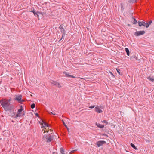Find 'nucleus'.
<instances>
[{
  "mask_svg": "<svg viewBox=\"0 0 154 154\" xmlns=\"http://www.w3.org/2000/svg\"><path fill=\"white\" fill-rule=\"evenodd\" d=\"M0 103L4 109V110L6 111L11 110L12 108H14V106L10 105V103H8L7 100L2 99L0 100Z\"/></svg>",
  "mask_w": 154,
  "mask_h": 154,
  "instance_id": "obj_1",
  "label": "nucleus"
},
{
  "mask_svg": "<svg viewBox=\"0 0 154 154\" xmlns=\"http://www.w3.org/2000/svg\"><path fill=\"white\" fill-rule=\"evenodd\" d=\"M42 139L46 143H49L53 139V136L50 134H47L43 136Z\"/></svg>",
  "mask_w": 154,
  "mask_h": 154,
  "instance_id": "obj_2",
  "label": "nucleus"
},
{
  "mask_svg": "<svg viewBox=\"0 0 154 154\" xmlns=\"http://www.w3.org/2000/svg\"><path fill=\"white\" fill-rule=\"evenodd\" d=\"M15 98L14 99V100L17 101L19 103H21L23 101V100H22V95L20 94L16 95L15 96Z\"/></svg>",
  "mask_w": 154,
  "mask_h": 154,
  "instance_id": "obj_3",
  "label": "nucleus"
},
{
  "mask_svg": "<svg viewBox=\"0 0 154 154\" xmlns=\"http://www.w3.org/2000/svg\"><path fill=\"white\" fill-rule=\"evenodd\" d=\"M50 82L53 85L55 86L58 88H61L62 86L57 81H55L53 80L50 81Z\"/></svg>",
  "mask_w": 154,
  "mask_h": 154,
  "instance_id": "obj_4",
  "label": "nucleus"
},
{
  "mask_svg": "<svg viewBox=\"0 0 154 154\" xmlns=\"http://www.w3.org/2000/svg\"><path fill=\"white\" fill-rule=\"evenodd\" d=\"M23 110V107L22 106H20V109H18L16 115V116L14 117V118H17L18 117H20V116L21 114V112Z\"/></svg>",
  "mask_w": 154,
  "mask_h": 154,
  "instance_id": "obj_5",
  "label": "nucleus"
},
{
  "mask_svg": "<svg viewBox=\"0 0 154 154\" xmlns=\"http://www.w3.org/2000/svg\"><path fill=\"white\" fill-rule=\"evenodd\" d=\"M145 31L144 30L139 31H136V32H134V35L136 36H138L143 35L145 34Z\"/></svg>",
  "mask_w": 154,
  "mask_h": 154,
  "instance_id": "obj_6",
  "label": "nucleus"
},
{
  "mask_svg": "<svg viewBox=\"0 0 154 154\" xmlns=\"http://www.w3.org/2000/svg\"><path fill=\"white\" fill-rule=\"evenodd\" d=\"M102 109L103 106H97L95 107L94 108L95 111L98 113H101L103 112L102 110L100 108Z\"/></svg>",
  "mask_w": 154,
  "mask_h": 154,
  "instance_id": "obj_7",
  "label": "nucleus"
},
{
  "mask_svg": "<svg viewBox=\"0 0 154 154\" xmlns=\"http://www.w3.org/2000/svg\"><path fill=\"white\" fill-rule=\"evenodd\" d=\"M106 142L105 141L100 140L96 143V145L98 147H100L103 144H106Z\"/></svg>",
  "mask_w": 154,
  "mask_h": 154,
  "instance_id": "obj_8",
  "label": "nucleus"
},
{
  "mask_svg": "<svg viewBox=\"0 0 154 154\" xmlns=\"http://www.w3.org/2000/svg\"><path fill=\"white\" fill-rule=\"evenodd\" d=\"M29 12L33 13L35 16L38 17L39 16V14H42V13L40 12L37 11V12H36L35 11L34 9L33 10L29 11Z\"/></svg>",
  "mask_w": 154,
  "mask_h": 154,
  "instance_id": "obj_9",
  "label": "nucleus"
},
{
  "mask_svg": "<svg viewBox=\"0 0 154 154\" xmlns=\"http://www.w3.org/2000/svg\"><path fill=\"white\" fill-rule=\"evenodd\" d=\"M14 108H12L11 110H7V111H8L9 112L8 113V114L9 116L11 117H14L15 115V112H14Z\"/></svg>",
  "mask_w": 154,
  "mask_h": 154,
  "instance_id": "obj_10",
  "label": "nucleus"
},
{
  "mask_svg": "<svg viewBox=\"0 0 154 154\" xmlns=\"http://www.w3.org/2000/svg\"><path fill=\"white\" fill-rule=\"evenodd\" d=\"M64 25L63 24L61 25L59 27V28L60 30V32L62 33L66 32V30L64 28Z\"/></svg>",
  "mask_w": 154,
  "mask_h": 154,
  "instance_id": "obj_11",
  "label": "nucleus"
},
{
  "mask_svg": "<svg viewBox=\"0 0 154 154\" xmlns=\"http://www.w3.org/2000/svg\"><path fill=\"white\" fill-rule=\"evenodd\" d=\"M137 23L138 24V26H139L141 27L142 26H145L146 23L144 22L138 21Z\"/></svg>",
  "mask_w": 154,
  "mask_h": 154,
  "instance_id": "obj_12",
  "label": "nucleus"
},
{
  "mask_svg": "<svg viewBox=\"0 0 154 154\" xmlns=\"http://www.w3.org/2000/svg\"><path fill=\"white\" fill-rule=\"evenodd\" d=\"M64 74H65V75L66 76L68 77H72V78H75V76H74L73 75H70L69 74V73H67L66 72H63Z\"/></svg>",
  "mask_w": 154,
  "mask_h": 154,
  "instance_id": "obj_13",
  "label": "nucleus"
},
{
  "mask_svg": "<svg viewBox=\"0 0 154 154\" xmlns=\"http://www.w3.org/2000/svg\"><path fill=\"white\" fill-rule=\"evenodd\" d=\"M95 125L98 127L100 128H103L104 127V125H101L100 124L98 123L97 122H96Z\"/></svg>",
  "mask_w": 154,
  "mask_h": 154,
  "instance_id": "obj_14",
  "label": "nucleus"
},
{
  "mask_svg": "<svg viewBox=\"0 0 154 154\" xmlns=\"http://www.w3.org/2000/svg\"><path fill=\"white\" fill-rule=\"evenodd\" d=\"M152 20H150L149 21V22L148 23H146L145 27L146 28L149 27L151 23H152Z\"/></svg>",
  "mask_w": 154,
  "mask_h": 154,
  "instance_id": "obj_15",
  "label": "nucleus"
},
{
  "mask_svg": "<svg viewBox=\"0 0 154 154\" xmlns=\"http://www.w3.org/2000/svg\"><path fill=\"white\" fill-rule=\"evenodd\" d=\"M135 59L136 60H137V61H139L140 60L139 59H138L137 56L136 55H133L130 58V59Z\"/></svg>",
  "mask_w": 154,
  "mask_h": 154,
  "instance_id": "obj_16",
  "label": "nucleus"
},
{
  "mask_svg": "<svg viewBox=\"0 0 154 154\" xmlns=\"http://www.w3.org/2000/svg\"><path fill=\"white\" fill-rule=\"evenodd\" d=\"M125 50L126 52L127 55L129 56L130 55V52L128 48H125Z\"/></svg>",
  "mask_w": 154,
  "mask_h": 154,
  "instance_id": "obj_17",
  "label": "nucleus"
},
{
  "mask_svg": "<svg viewBox=\"0 0 154 154\" xmlns=\"http://www.w3.org/2000/svg\"><path fill=\"white\" fill-rule=\"evenodd\" d=\"M130 145L134 149H135L136 150H138V149L136 147L135 145L133 143H131L130 144Z\"/></svg>",
  "mask_w": 154,
  "mask_h": 154,
  "instance_id": "obj_18",
  "label": "nucleus"
},
{
  "mask_svg": "<svg viewBox=\"0 0 154 154\" xmlns=\"http://www.w3.org/2000/svg\"><path fill=\"white\" fill-rule=\"evenodd\" d=\"M147 79L150 81H152L153 82H154V78L151 77L150 76H149L147 77Z\"/></svg>",
  "mask_w": 154,
  "mask_h": 154,
  "instance_id": "obj_19",
  "label": "nucleus"
},
{
  "mask_svg": "<svg viewBox=\"0 0 154 154\" xmlns=\"http://www.w3.org/2000/svg\"><path fill=\"white\" fill-rule=\"evenodd\" d=\"M65 151L61 147L60 149V152L62 154H65Z\"/></svg>",
  "mask_w": 154,
  "mask_h": 154,
  "instance_id": "obj_20",
  "label": "nucleus"
},
{
  "mask_svg": "<svg viewBox=\"0 0 154 154\" xmlns=\"http://www.w3.org/2000/svg\"><path fill=\"white\" fill-rule=\"evenodd\" d=\"M62 37L61 39L59 40V42L61 40H62L63 38L65 37V35H66V32L64 33H62Z\"/></svg>",
  "mask_w": 154,
  "mask_h": 154,
  "instance_id": "obj_21",
  "label": "nucleus"
},
{
  "mask_svg": "<svg viewBox=\"0 0 154 154\" xmlns=\"http://www.w3.org/2000/svg\"><path fill=\"white\" fill-rule=\"evenodd\" d=\"M43 124H44V125H42V128H44L45 127H49L48 125L46 124V123H44Z\"/></svg>",
  "mask_w": 154,
  "mask_h": 154,
  "instance_id": "obj_22",
  "label": "nucleus"
},
{
  "mask_svg": "<svg viewBox=\"0 0 154 154\" xmlns=\"http://www.w3.org/2000/svg\"><path fill=\"white\" fill-rule=\"evenodd\" d=\"M116 70H117V72L119 75H122V73H121L120 72V69H116Z\"/></svg>",
  "mask_w": 154,
  "mask_h": 154,
  "instance_id": "obj_23",
  "label": "nucleus"
},
{
  "mask_svg": "<svg viewBox=\"0 0 154 154\" xmlns=\"http://www.w3.org/2000/svg\"><path fill=\"white\" fill-rule=\"evenodd\" d=\"M35 103H33L31 105L30 107L32 109H33L35 108Z\"/></svg>",
  "mask_w": 154,
  "mask_h": 154,
  "instance_id": "obj_24",
  "label": "nucleus"
},
{
  "mask_svg": "<svg viewBox=\"0 0 154 154\" xmlns=\"http://www.w3.org/2000/svg\"><path fill=\"white\" fill-rule=\"evenodd\" d=\"M133 20H134V21H133V23L134 24H136L137 23V20H136V19H135L134 18H133Z\"/></svg>",
  "mask_w": 154,
  "mask_h": 154,
  "instance_id": "obj_25",
  "label": "nucleus"
},
{
  "mask_svg": "<svg viewBox=\"0 0 154 154\" xmlns=\"http://www.w3.org/2000/svg\"><path fill=\"white\" fill-rule=\"evenodd\" d=\"M101 122L103 123H105L106 125H108V122H107L106 120H104L103 121H102Z\"/></svg>",
  "mask_w": 154,
  "mask_h": 154,
  "instance_id": "obj_26",
  "label": "nucleus"
},
{
  "mask_svg": "<svg viewBox=\"0 0 154 154\" xmlns=\"http://www.w3.org/2000/svg\"><path fill=\"white\" fill-rule=\"evenodd\" d=\"M62 122L64 125L65 127L66 128H67V126L65 124L63 120H62Z\"/></svg>",
  "mask_w": 154,
  "mask_h": 154,
  "instance_id": "obj_27",
  "label": "nucleus"
},
{
  "mask_svg": "<svg viewBox=\"0 0 154 154\" xmlns=\"http://www.w3.org/2000/svg\"><path fill=\"white\" fill-rule=\"evenodd\" d=\"M95 107L94 105H92L89 106V108L91 109H93Z\"/></svg>",
  "mask_w": 154,
  "mask_h": 154,
  "instance_id": "obj_28",
  "label": "nucleus"
},
{
  "mask_svg": "<svg viewBox=\"0 0 154 154\" xmlns=\"http://www.w3.org/2000/svg\"><path fill=\"white\" fill-rule=\"evenodd\" d=\"M137 0H130V2L132 3H134Z\"/></svg>",
  "mask_w": 154,
  "mask_h": 154,
  "instance_id": "obj_29",
  "label": "nucleus"
},
{
  "mask_svg": "<svg viewBox=\"0 0 154 154\" xmlns=\"http://www.w3.org/2000/svg\"><path fill=\"white\" fill-rule=\"evenodd\" d=\"M25 115V112H24L23 111L22 113H21V115H20V116H22L23 115Z\"/></svg>",
  "mask_w": 154,
  "mask_h": 154,
  "instance_id": "obj_30",
  "label": "nucleus"
},
{
  "mask_svg": "<svg viewBox=\"0 0 154 154\" xmlns=\"http://www.w3.org/2000/svg\"><path fill=\"white\" fill-rule=\"evenodd\" d=\"M35 116H36L37 117H39V115H38V113H36L35 114Z\"/></svg>",
  "mask_w": 154,
  "mask_h": 154,
  "instance_id": "obj_31",
  "label": "nucleus"
},
{
  "mask_svg": "<svg viewBox=\"0 0 154 154\" xmlns=\"http://www.w3.org/2000/svg\"><path fill=\"white\" fill-rule=\"evenodd\" d=\"M11 100V98H10L9 100H7L8 101V103H10V102Z\"/></svg>",
  "mask_w": 154,
  "mask_h": 154,
  "instance_id": "obj_32",
  "label": "nucleus"
},
{
  "mask_svg": "<svg viewBox=\"0 0 154 154\" xmlns=\"http://www.w3.org/2000/svg\"><path fill=\"white\" fill-rule=\"evenodd\" d=\"M76 150H74L72 151L71 152L72 153L74 152H75V151H76Z\"/></svg>",
  "mask_w": 154,
  "mask_h": 154,
  "instance_id": "obj_33",
  "label": "nucleus"
},
{
  "mask_svg": "<svg viewBox=\"0 0 154 154\" xmlns=\"http://www.w3.org/2000/svg\"><path fill=\"white\" fill-rule=\"evenodd\" d=\"M68 130V131L69 132V128H68V127H67V128H66Z\"/></svg>",
  "mask_w": 154,
  "mask_h": 154,
  "instance_id": "obj_34",
  "label": "nucleus"
},
{
  "mask_svg": "<svg viewBox=\"0 0 154 154\" xmlns=\"http://www.w3.org/2000/svg\"><path fill=\"white\" fill-rule=\"evenodd\" d=\"M110 73L111 74V75H112L113 76H114V75H113V74L112 73V72H110Z\"/></svg>",
  "mask_w": 154,
  "mask_h": 154,
  "instance_id": "obj_35",
  "label": "nucleus"
},
{
  "mask_svg": "<svg viewBox=\"0 0 154 154\" xmlns=\"http://www.w3.org/2000/svg\"><path fill=\"white\" fill-rule=\"evenodd\" d=\"M146 142H149V140H146Z\"/></svg>",
  "mask_w": 154,
  "mask_h": 154,
  "instance_id": "obj_36",
  "label": "nucleus"
},
{
  "mask_svg": "<svg viewBox=\"0 0 154 154\" xmlns=\"http://www.w3.org/2000/svg\"><path fill=\"white\" fill-rule=\"evenodd\" d=\"M50 114H53V115H55V114H53V113L52 112H51V113H50Z\"/></svg>",
  "mask_w": 154,
  "mask_h": 154,
  "instance_id": "obj_37",
  "label": "nucleus"
},
{
  "mask_svg": "<svg viewBox=\"0 0 154 154\" xmlns=\"http://www.w3.org/2000/svg\"><path fill=\"white\" fill-rule=\"evenodd\" d=\"M103 136H106V134H103Z\"/></svg>",
  "mask_w": 154,
  "mask_h": 154,
  "instance_id": "obj_38",
  "label": "nucleus"
},
{
  "mask_svg": "<svg viewBox=\"0 0 154 154\" xmlns=\"http://www.w3.org/2000/svg\"><path fill=\"white\" fill-rule=\"evenodd\" d=\"M55 153L57 154V153L55 152H53V154H55Z\"/></svg>",
  "mask_w": 154,
  "mask_h": 154,
  "instance_id": "obj_39",
  "label": "nucleus"
},
{
  "mask_svg": "<svg viewBox=\"0 0 154 154\" xmlns=\"http://www.w3.org/2000/svg\"><path fill=\"white\" fill-rule=\"evenodd\" d=\"M121 8H122V7H123V6H122V4H121Z\"/></svg>",
  "mask_w": 154,
  "mask_h": 154,
  "instance_id": "obj_40",
  "label": "nucleus"
},
{
  "mask_svg": "<svg viewBox=\"0 0 154 154\" xmlns=\"http://www.w3.org/2000/svg\"><path fill=\"white\" fill-rule=\"evenodd\" d=\"M128 26H130V25L129 24H128Z\"/></svg>",
  "mask_w": 154,
  "mask_h": 154,
  "instance_id": "obj_41",
  "label": "nucleus"
},
{
  "mask_svg": "<svg viewBox=\"0 0 154 154\" xmlns=\"http://www.w3.org/2000/svg\"><path fill=\"white\" fill-rule=\"evenodd\" d=\"M12 122H14V121H13V120H12Z\"/></svg>",
  "mask_w": 154,
  "mask_h": 154,
  "instance_id": "obj_42",
  "label": "nucleus"
}]
</instances>
